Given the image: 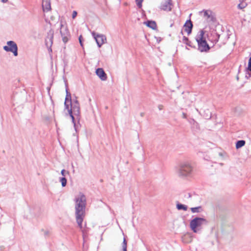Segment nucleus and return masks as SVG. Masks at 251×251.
Segmentation results:
<instances>
[{"instance_id": "f257e3e1", "label": "nucleus", "mask_w": 251, "mask_h": 251, "mask_svg": "<svg viewBox=\"0 0 251 251\" xmlns=\"http://www.w3.org/2000/svg\"><path fill=\"white\" fill-rule=\"evenodd\" d=\"M75 203L76 220L79 227L81 228L86 205V199L85 195L80 193L75 198Z\"/></svg>"}, {"instance_id": "f03ea898", "label": "nucleus", "mask_w": 251, "mask_h": 251, "mask_svg": "<svg viewBox=\"0 0 251 251\" xmlns=\"http://www.w3.org/2000/svg\"><path fill=\"white\" fill-rule=\"evenodd\" d=\"M66 97L65 101V106L68 109L69 114L72 118V122L75 130H76V125L75 122V116L76 117L78 120L79 119L80 106L77 100H75L72 102L71 99V94L66 90Z\"/></svg>"}, {"instance_id": "7ed1b4c3", "label": "nucleus", "mask_w": 251, "mask_h": 251, "mask_svg": "<svg viewBox=\"0 0 251 251\" xmlns=\"http://www.w3.org/2000/svg\"><path fill=\"white\" fill-rule=\"evenodd\" d=\"M194 167L192 163L188 161H184L179 163L175 167L176 175L181 178H185L192 176Z\"/></svg>"}, {"instance_id": "20e7f679", "label": "nucleus", "mask_w": 251, "mask_h": 251, "mask_svg": "<svg viewBox=\"0 0 251 251\" xmlns=\"http://www.w3.org/2000/svg\"><path fill=\"white\" fill-rule=\"evenodd\" d=\"M204 34L205 31L203 29L201 30L195 37L198 43V50L201 52H207L210 49L205 40Z\"/></svg>"}, {"instance_id": "39448f33", "label": "nucleus", "mask_w": 251, "mask_h": 251, "mask_svg": "<svg viewBox=\"0 0 251 251\" xmlns=\"http://www.w3.org/2000/svg\"><path fill=\"white\" fill-rule=\"evenodd\" d=\"M207 223L205 219L200 217H196L190 221V227L191 230L195 233L198 232L203 224Z\"/></svg>"}, {"instance_id": "423d86ee", "label": "nucleus", "mask_w": 251, "mask_h": 251, "mask_svg": "<svg viewBox=\"0 0 251 251\" xmlns=\"http://www.w3.org/2000/svg\"><path fill=\"white\" fill-rule=\"evenodd\" d=\"M199 15L201 16L208 25L212 24L216 21L215 13L209 9H204L200 11Z\"/></svg>"}, {"instance_id": "0eeeda50", "label": "nucleus", "mask_w": 251, "mask_h": 251, "mask_svg": "<svg viewBox=\"0 0 251 251\" xmlns=\"http://www.w3.org/2000/svg\"><path fill=\"white\" fill-rule=\"evenodd\" d=\"M60 33L63 42L66 43L70 38V34L65 23L62 21L60 24Z\"/></svg>"}, {"instance_id": "6e6552de", "label": "nucleus", "mask_w": 251, "mask_h": 251, "mask_svg": "<svg viewBox=\"0 0 251 251\" xmlns=\"http://www.w3.org/2000/svg\"><path fill=\"white\" fill-rule=\"evenodd\" d=\"M7 45L3 47V50L7 52H11L15 56L18 55V47L16 43L13 41L7 42Z\"/></svg>"}, {"instance_id": "1a4fd4ad", "label": "nucleus", "mask_w": 251, "mask_h": 251, "mask_svg": "<svg viewBox=\"0 0 251 251\" xmlns=\"http://www.w3.org/2000/svg\"><path fill=\"white\" fill-rule=\"evenodd\" d=\"M92 35L95 39L97 45L99 48L101 47L103 44L106 43V37L105 35L101 34L96 33L95 32H92Z\"/></svg>"}, {"instance_id": "9d476101", "label": "nucleus", "mask_w": 251, "mask_h": 251, "mask_svg": "<svg viewBox=\"0 0 251 251\" xmlns=\"http://www.w3.org/2000/svg\"><path fill=\"white\" fill-rule=\"evenodd\" d=\"M54 32L52 30H50L48 32V36L46 39V45L48 48H50V49L51 51L50 48L53 43Z\"/></svg>"}, {"instance_id": "9b49d317", "label": "nucleus", "mask_w": 251, "mask_h": 251, "mask_svg": "<svg viewBox=\"0 0 251 251\" xmlns=\"http://www.w3.org/2000/svg\"><path fill=\"white\" fill-rule=\"evenodd\" d=\"M170 0H166L162 2L160 5V8L164 11H169L172 9Z\"/></svg>"}, {"instance_id": "f8f14e48", "label": "nucleus", "mask_w": 251, "mask_h": 251, "mask_svg": "<svg viewBox=\"0 0 251 251\" xmlns=\"http://www.w3.org/2000/svg\"><path fill=\"white\" fill-rule=\"evenodd\" d=\"M96 73L100 78L102 80L105 81L107 79V75L104 70L102 68H98L96 70Z\"/></svg>"}, {"instance_id": "ddd939ff", "label": "nucleus", "mask_w": 251, "mask_h": 251, "mask_svg": "<svg viewBox=\"0 0 251 251\" xmlns=\"http://www.w3.org/2000/svg\"><path fill=\"white\" fill-rule=\"evenodd\" d=\"M42 8L44 12L50 11L51 10L50 0H43Z\"/></svg>"}, {"instance_id": "4468645a", "label": "nucleus", "mask_w": 251, "mask_h": 251, "mask_svg": "<svg viewBox=\"0 0 251 251\" xmlns=\"http://www.w3.org/2000/svg\"><path fill=\"white\" fill-rule=\"evenodd\" d=\"M192 27L193 24L190 20L187 21L183 26L184 31H186L188 34H189L191 33Z\"/></svg>"}, {"instance_id": "2eb2a0df", "label": "nucleus", "mask_w": 251, "mask_h": 251, "mask_svg": "<svg viewBox=\"0 0 251 251\" xmlns=\"http://www.w3.org/2000/svg\"><path fill=\"white\" fill-rule=\"evenodd\" d=\"M144 24L153 30L157 29V25L155 21H147V22H145Z\"/></svg>"}, {"instance_id": "dca6fc26", "label": "nucleus", "mask_w": 251, "mask_h": 251, "mask_svg": "<svg viewBox=\"0 0 251 251\" xmlns=\"http://www.w3.org/2000/svg\"><path fill=\"white\" fill-rule=\"evenodd\" d=\"M211 35L213 36V39H210V37L207 35L208 40L213 43H217L220 37L219 35L217 34L216 33H214V34H211Z\"/></svg>"}, {"instance_id": "f3484780", "label": "nucleus", "mask_w": 251, "mask_h": 251, "mask_svg": "<svg viewBox=\"0 0 251 251\" xmlns=\"http://www.w3.org/2000/svg\"><path fill=\"white\" fill-rule=\"evenodd\" d=\"M190 209L193 213H200L202 211V208L201 206L192 207Z\"/></svg>"}, {"instance_id": "a211bd4d", "label": "nucleus", "mask_w": 251, "mask_h": 251, "mask_svg": "<svg viewBox=\"0 0 251 251\" xmlns=\"http://www.w3.org/2000/svg\"><path fill=\"white\" fill-rule=\"evenodd\" d=\"M176 208L178 210H183L184 211L187 210V206L181 203H177L176 204Z\"/></svg>"}, {"instance_id": "6ab92c4d", "label": "nucleus", "mask_w": 251, "mask_h": 251, "mask_svg": "<svg viewBox=\"0 0 251 251\" xmlns=\"http://www.w3.org/2000/svg\"><path fill=\"white\" fill-rule=\"evenodd\" d=\"M245 144V141L244 140L238 141L236 144V148L237 149L240 148L244 146Z\"/></svg>"}, {"instance_id": "aec40b11", "label": "nucleus", "mask_w": 251, "mask_h": 251, "mask_svg": "<svg viewBox=\"0 0 251 251\" xmlns=\"http://www.w3.org/2000/svg\"><path fill=\"white\" fill-rule=\"evenodd\" d=\"M59 181L61 183L62 187H65L67 184V179L65 177H62L59 178Z\"/></svg>"}, {"instance_id": "412c9836", "label": "nucleus", "mask_w": 251, "mask_h": 251, "mask_svg": "<svg viewBox=\"0 0 251 251\" xmlns=\"http://www.w3.org/2000/svg\"><path fill=\"white\" fill-rule=\"evenodd\" d=\"M233 227L229 226V239L232 238V237L233 236Z\"/></svg>"}, {"instance_id": "4be33fe9", "label": "nucleus", "mask_w": 251, "mask_h": 251, "mask_svg": "<svg viewBox=\"0 0 251 251\" xmlns=\"http://www.w3.org/2000/svg\"><path fill=\"white\" fill-rule=\"evenodd\" d=\"M123 251H127V243L125 239H124L123 243Z\"/></svg>"}, {"instance_id": "5701e85b", "label": "nucleus", "mask_w": 251, "mask_h": 251, "mask_svg": "<svg viewBox=\"0 0 251 251\" xmlns=\"http://www.w3.org/2000/svg\"><path fill=\"white\" fill-rule=\"evenodd\" d=\"M61 174L63 176V177H65L69 174V172L68 171H66L64 169L62 170L61 171Z\"/></svg>"}, {"instance_id": "b1692460", "label": "nucleus", "mask_w": 251, "mask_h": 251, "mask_svg": "<svg viewBox=\"0 0 251 251\" xmlns=\"http://www.w3.org/2000/svg\"><path fill=\"white\" fill-rule=\"evenodd\" d=\"M143 1V0H135L136 4H137V6L138 7V8H141L142 7V3Z\"/></svg>"}, {"instance_id": "393cba45", "label": "nucleus", "mask_w": 251, "mask_h": 251, "mask_svg": "<svg viewBox=\"0 0 251 251\" xmlns=\"http://www.w3.org/2000/svg\"><path fill=\"white\" fill-rule=\"evenodd\" d=\"M247 70L251 72V57L250 58Z\"/></svg>"}, {"instance_id": "a878e982", "label": "nucleus", "mask_w": 251, "mask_h": 251, "mask_svg": "<svg viewBox=\"0 0 251 251\" xmlns=\"http://www.w3.org/2000/svg\"><path fill=\"white\" fill-rule=\"evenodd\" d=\"M76 16H77V12L76 11H74L73 12V14H72V18L75 19Z\"/></svg>"}, {"instance_id": "bb28decb", "label": "nucleus", "mask_w": 251, "mask_h": 251, "mask_svg": "<svg viewBox=\"0 0 251 251\" xmlns=\"http://www.w3.org/2000/svg\"><path fill=\"white\" fill-rule=\"evenodd\" d=\"M79 42L80 44V46L83 47V43H82V36L80 35L79 37Z\"/></svg>"}, {"instance_id": "cd10ccee", "label": "nucleus", "mask_w": 251, "mask_h": 251, "mask_svg": "<svg viewBox=\"0 0 251 251\" xmlns=\"http://www.w3.org/2000/svg\"><path fill=\"white\" fill-rule=\"evenodd\" d=\"M238 7L240 9H243L245 6L243 3H240L238 5Z\"/></svg>"}, {"instance_id": "c85d7f7f", "label": "nucleus", "mask_w": 251, "mask_h": 251, "mask_svg": "<svg viewBox=\"0 0 251 251\" xmlns=\"http://www.w3.org/2000/svg\"><path fill=\"white\" fill-rule=\"evenodd\" d=\"M163 105H159L158 106V109L160 110H162L163 109Z\"/></svg>"}, {"instance_id": "c756f323", "label": "nucleus", "mask_w": 251, "mask_h": 251, "mask_svg": "<svg viewBox=\"0 0 251 251\" xmlns=\"http://www.w3.org/2000/svg\"><path fill=\"white\" fill-rule=\"evenodd\" d=\"M182 115H183V118H186V114L185 113H183Z\"/></svg>"}, {"instance_id": "7c9ffc66", "label": "nucleus", "mask_w": 251, "mask_h": 251, "mask_svg": "<svg viewBox=\"0 0 251 251\" xmlns=\"http://www.w3.org/2000/svg\"><path fill=\"white\" fill-rule=\"evenodd\" d=\"M8 0H1L2 2H6V1H7Z\"/></svg>"}, {"instance_id": "2f4dec72", "label": "nucleus", "mask_w": 251, "mask_h": 251, "mask_svg": "<svg viewBox=\"0 0 251 251\" xmlns=\"http://www.w3.org/2000/svg\"><path fill=\"white\" fill-rule=\"evenodd\" d=\"M173 25H174V23H171V24L170 25V27H172V26H173Z\"/></svg>"}, {"instance_id": "473e14b6", "label": "nucleus", "mask_w": 251, "mask_h": 251, "mask_svg": "<svg viewBox=\"0 0 251 251\" xmlns=\"http://www.w3.org/2000/svg\"><path fill=\"white\" fill-rule=\"evenodd\" d=\"M184 39H185L186 40L188 41V38H185Z\"/></svg>"}, {"instance_id": "72a5a7b5", "label": "nucleus", "mask_w": 251, "mask_h": 251, "mask_svg": "<svg viewBox=\"0 0 251 251\" xmlns=\"http://www.w3.org/2000/svg\"><path fill=\"white\" fill-rule=\"evenodd\" d=\"M186 44H187V45H188V46H190V45L188 43H187Z\"/></svg>"}, {"instance_id": "f704fd0d", "label": "nucleus", "mask_w": 251, "mask_h": 251, "mask_svg": "<svg viewBox=\"0 0 251 251\" xmlns=\"http://www.w3.org/2000/svg\"><path fill=\"white\" fill-rule=\"evenodd\" d=\"M240 0V1H244V0Z\"/></svg>"}]
</instances>
